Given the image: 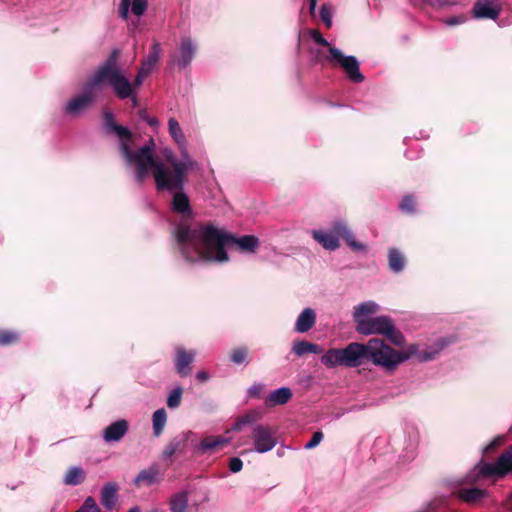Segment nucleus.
Wrapping results in <instances>:
<instances>
[{
	"label": "nucleus",
	"mask_w": 512,
	"mask_h": 512,
	"mask_svg": "<svg viewBox=\"0 0 512 512\" xmlns=\"http://www.w3.org/2000/svg\"><path fill=\"white\" fill-rule=\"evenodd\" d=\"M175 238L181 254L187 261L207 260L225 262L228 243L238 246L241 251L254 253L259 247V239L254 235L233 237L224 230L212 225L191 227L181 223L175 229Z\"/></svg>",
	"instance_id": "f257e3e1"
},
{
	"label": "nucleus",
	"mask_w": 512,
	"mask_h": 512,
	"mask_svg": "<svg viewBox=\"0 0 512 512\" xmlns=\"http://www.w3.org/2000/svg\"><path fill=\"white\" fill-rule=\"evenodd\" d=\"M420 361L433 359V354L419 352L416 344H411L403 351H398L387 345L382 339L371 338L367 343L352 342L345 348L329 349L321 357V363L328 368L344 366L359 367L365 360L371 361L388 372L394 371L401 363L411 357Z\"/></svg>",
	"instance_id": "f03ea898"
},
{
	"label": "nucleus",
	"mask_w": 512,
	"mask_h": 512,
	"mask_svg": "<svg viewBox=\"0 0 512 512\" xmlns=\"http://www.w3.org/2000/svg\"><path fill=\"white\" fill-rule=\"evenodd\" d=\"M165 163L155 159V165L149 170L153 172L158 190L175 191L172 199L173 211L183 216H191L192 210L188 196L182 191L188 170L192 167L186 152L178 159L170 150H165Z\"/></svg>",
	"instance_id": "7ed1b4c3"
},
{
	"label": "nucleus",
	"mask_w": 512,
	"mask_h": 512,
	"mask_svg": "<svg viewBox=\"0 0 512 512\" xmlns=\"http://www.w3.org/2000/svg\"><path fill=\"white\" fill-rule=\"evenodd\" d=\"M104 120L107 129L115 133L119 139L120 153L126 165L134 170L137 182L141 183L155 165L154 142L151 140L143 147L135 149L131 132L126 127L116 124L110 111L104 112Z\"/></svg>",
	"instance_id": "20e7f679"
},
{
	"label": "nucleus",
	"mask_w": 512,
	"mask_h": 512,
	"mask_svg": "<svg viewBox=\"0 0 512 512\" xmlns=\"http://www.w3.org/2000/svg\"><path fill=\"white\" fill-rule=\"evenodd\" d=\"M101 83H107L119 99L130 95L128 82L110 65H102L85 86L82 93L70 99L64 112L69 116H78L89 108L96 97V89Z\"/></svg>",
	"instance_id": "39448f33"
},
{
	"label": "nucleus",
	"mask_w": 512,
	"mask_h": 512,
	"mask_svg": "<svg viewBox=\"0 0 512 512\" xmlns=\"http://www.w3.org/2000/svg\"><path fill=\"white\" fill-rule=\"evenodd\" d=\"M310 36L314 42L328 48L327 54H324L321 50L317 51V58L320 62H327L332 66L341 67L353 82L360 83L364 80L356 57L346 56L340 49L331 46L318 30H311Z\"/></svg>",
	"instance_id": "423d86ee"
},
{
	"label": "nucleus",
	"mask_w": 512,
	"mask_h": 512,
	"mask_svg": "<svg viewBox=\"0 0 512 512\" xmlns=\"http://www.w3.org/2000/svg\"><path fill=\"white\" fill-rule=\"evenodd\" d=\"M333 232H326L322 230H313V238L326 250L334 251L339 247L338 236H341L348 246L357 252H364L366 247L364 244L358 242L355 235L351 232L348 226L341 221L333 224Z\"/></svg>",
	"instance_id": "0eeeda50"
},
{
	"label": "nucleus",
	"mask_w": 512,
	"mask_h": 512,
	"mask_svg": "<svg viewBox=\"0 0 512 512\" xmlns=\"http://www.w3.org/2000/svg\"><path fill=\"white\" fill-rule=\"evenodd\" d=\"M356 330L362 335H383L399 347L405 344V337L395 328L393 321L388 316L371 317L368 320L361 321L360 325L356 326Z\"/></svg>",
	"instance_id": "6e6552de"
},
{
	"label": "nucleus",
	"mask_w": 512,
	"mask_h": 512,
	"mask_svg": "<svg viewBox=\"0 0 512 512\" xmlns=\"http://www.w3.org/2000/svg\"><path fill=\"white\" fill-rule=\"evenodd\" d=\"M475 469L483 477L502 478L507 473H512V447L502 453L495 463L481 461Z\"/></svg>",
	"instance_id": "1a4fd4ad"
},
{
	"label": "nucleus",
	"mask_w": 512,
	"mask_h": 512,
	"mask_svg": "<svg viewBox=\"0 0 512 512\" xmlns=\"http://www.w3.org/2000/svg\"><path fill=\"white\" fill-rule=\"evenodd\" d=\"M251 438L253 442L252 450L260 454L271 451L277 444L275 431L271 427L262 424L254 426Z\"/></svg>",
	"instance_id": "9d476101"
},
{
	"label": "nucleus",
	"mask_w": 512,
	"mask_h": 512,
	"mask_svg": "<svg viewBox=\"0 0 512 512\" xmlns=\"http://www.w3.org/2000/svg\"><path fill=\"white\" fill-rule=\"evenodd\" d=\"M503 8L501 0H477L474 4L472 15L476 19L496 20Z\"/></svg>",
	"instance_id": "9b49d317"
},
{
	"label": "nucleus",
	"mask_w": 512,
	"mask_h": 512,
	"mask_svg": "<svg viewBox=\"0 0 512 512\" xmlns=\"http://www.w3.org/2000/svg\"><path fill=\"white\" fill-rule=\"evenodd\" d=\"M196 53V46L190 38H183L180 42L178 53L173 55L172 61L180 68L187 67Z\"/></svg>",
	"instance_id": "f8f14e48"
},
{
	"label": "nucleus",
	"mask_w": 512,
	"mask_h": 512,
	"mask_svg": "<svg viewBox=\"0 0 512 512\" xmlns=\"http://www.w3.org/2000/svg\"><path fill=\"white\" fill-rule=\"evenodd\" d=\"M229 434H230V430H227L225 435L208 436V437L203 438L198 445L199 451H201L202 453H205L208 451H216V450L228 445L232 440V437Z\"/></svg>",
	"instance_id": "ddd939ff"
},
{
	"label": "nucleus",
	"mask_w": 512,
	"mask_h": 512,
	"mask_svg": "<svg viewBox=\"0 0 512 512\" xmlns=\"http://www.w3.org/2000/svg\"><path fill=\"white\" fill-rule=\"evenodd\" d=\"M194 357V351L187 352L181 347L176 349L175 369L180 376L186 377L191 373L190 365L193 362Z\"/></svg>",
	"instance_id": "4468645a"
},
{
	"label": "nucleus",
	"mask_w": 512,
	"mask_h": 512,
	"mask_svg": "<svg viewBox=\"0 0 512 512\" xmlns=\"http://www.w3.org/2000/svg\"><path fill=\"white\" fill-rule=\"evenodd\" d=\"M127 431L128 422L126 420H118L104 429L103 439L107 443L118 442L124 437Z\"/></svg>",
	"instance_id": "2eb2a0df"
},
{
	"label": "nucleus",
	"mask_w": 512,
	"mask_h": 512,
	"mask_svg": "<svg viewBox=\"0 0 512 512\" xmlns=\"http://www.w3.org/2000/svg\"><path fill=\"white\" fill-rule=\"evenodd\" d=\"M147 9V0H121L119 6V15L122 19L127 20L129 11L135 16H141Z\"/></svg>",
	"instance_id": "dca6fc26"
},
{
	"label": "nucleus",
	"mask_w": 512,
	"mask_h": 512,
	"mask_svg": "<svg viewBox=\"0 0 512 512\" xmlns=\"http://www.w3.org/2000/svg\"><path fill=\"white\" fill-rule=\"evenodd\" d=\"M160 470L157 464H153L147 469L141 470L134 478L133 483L135 486L142 485L151 486L159 481Z\"/></svg>",
	"instance_id": "f3484780"
},
{
	"label": "nucleus",
	"mask_w": 512,
	"mask_h": 512,
	"mask_svg": "<svg viewBox=\"0 0 512 512\" xmlns=\"http://www.w3.org/2000/svg\"><path fill=\"white\" fill-rule=\"evenodd\" d=\"M316 323V313L312 308H305L297 317L295 322V331L306 333L311 330Z\"/></svg>",
	"instance_id": "a211bd4d"
},
{
	"label": "nucleus",
	"mask_w": 512,
	"mask_h": 512,
	"mask_svg": "<svg viewBox=\"0 0 512 512\" xmlns=\"http://www.w3.org/2000/svg\"><path fill=\"white\" fill-rule=\"evenodd\" d=\"M378 309L379 305L374 301L363 302L356 306L354 309L353 317L357 326L360 325L361 321H365L371 318L370 315L375 314Z\"/></svg>",
	"instance_id": "6ab92c4d"
},
{
	"label": "nucleus",
	"mask_w": 512,
	"mask_h": 512,
	"mask_svg": "<svg viewBox=\"0 0 512 512\" xmlns=\"http://www.w3.org/2000/svg\"><path fill=\"white\" fill-rule=\"evenodd\" d=\"M118 54H119L118 51H116V50L113 51L112 54L110 55V57L105 61V63L103 65H110L111 67L115 68L118 71V73L128 82V84L130 86V95L128 97H132L133 92H135V90L142 85L144 78L141 77V75L137 74L134 81L131 82L126 77V75L121 70V68L117 65Z\"/></svg>",
	"instance_id": "aec40b11"
},
{
	"label": "nucleus",
	"mask_w": 512,
	"mask_h": 512,
	"mask_svg": "<svg viewBox=\"0 0 512 512\" xmlns=\"http://www.w3.org/2000/svg\"><path fill=\"white\" fill-rule=\"evenodd\" d=\"M118 486L114 482L106 483L101 491V503L102 505L111 510L114 508L117 500Z\"/></svg>",
	"instance_id": "412c9836"
},
{
	"label": "nucleus",
	"mask_w": 512,
	"mask_h": 512,
	"mask_svg": "<svg viewBox=\"0 0 512 512\" xmlns=\"http://www.w3.org/2000/svg\"><path fill=\"white\" fill-rule=\"evenodd\" d=\"M323 352V349L314 343L305 341V340H299L295 341L292 345V353L295 354L298 357H302L306 354H320Z\"/></svg>",
	"instance_id": "4be33fe9"
},
{
	"label": "nucleus",
	"mask_w": 512,
	"mask_h": 512,
	"mask_svg": "<svg viewBox=\"0 0 512 512\" xmlns=\"http://www.w3.org/2000/svg\"><path fill=\"white\" fill-rule=\"evenodd\" d=\"M292 397V392L287 387L278 388L266 398V403L271 406L286 404Z\"/></svg>",
	"instance_id": "5701e85b"
},
{
	"label": "nucleus",
	"mask_w": 512,
	"mask_h": 512,
	"mask_svg": "<svg viewBox=\"0 0 512 512\" xmlns=\"http://www.w3.org/2000/svg\"><path fill=\"white\" fill-rule=\"evenodd\" d=\"M168 128L171 137L174 141L181 147L185 148L186 138L183 134V131L178 123V121L174 118H170L168 121Z\"/></svg>",
	"instance_id": "b1692460"
},
{
	"label": "nucleus",
	"mask_w": 512,
	"mask_h": 512,
	"mask_svg": "<svg viewBox=\"0 0 512 512\" xmlns=\"http://www.w3.org/2000/svg\"><path fill=\"white\" fill-rule=\"evenodd\" d=\"M485 496V491L478 488H462L458 497L467 503H474Z\"/></svg>",
	"instance_id": "393cba45"
},
{
	"label": "nucleus",
	"mask_w": 512,
	"mask_h": 512,
	"mask_svg": "<svg viewBox=\"0 0 512 512\" xmlns=\"http://www.w3.org/2000/svg\"><path fill=\"white\" fill-rule=\"evenodd\" d=\"M85 472L82 468L73 466L68 469L64 476L66 485L76 486L84 480Z\"/></svg>",
	"instance_id": "a878e982"
},
{
	"label": "nucleus",
	"mask_w": 512,
	"mask_h": 512,
	"mask_svg": "<svg viewBox=\"0 0 512 512\" xmlns=\"http://www.w3.org/2000/svg\"><path fill=\"white\" fill-rule=\"evenodd\" d=\"M166 421H167V413H166L165 409L161 408V409L156 410L153 413L152 423H153V433L155 436H159L162 433V431L166 425Z\"/></svg>",
	"instance_id": "bb28decb"
},
{
	"label": "nucleus",
	"mask_w": 512,
	"mask_h": 512,
	"mask_svg": "<svg viewBox=\"0 0 512 512\" xmlns=\"http://www.w3.org/2000/svg\"><path fill=\"white\" fill-rule=\"evenodd\" d=\"M188 504L186 492L175 494L170 501V509L172 512H185Z\"/></svg>",
	"instance_id": "cd10ccee"
},
{
	"label": "nucleus",
	"mask_w": 512,
	"mask_h": 512,
	"mask_svg": "<svg viewBox=\"0 0 512 512\" xmlns=\"http://www.w3.org/2000/svg\"><path fill=\"white\" fill-rule=\"evenodd\" d=\"M404 257L402 254L396 249H390L389 251V267L395 272L399 273L404 268Z\"/></svg>",
	"instance_id": "c85d7f7f"
},
{
	"label": "nucleus",
	"mask_w": 512,
	"mask_h": 512,
	"mask_svg": "<svg viewBox=\"0 0 512 512\" xmlns=\"http://www.w3.org/2000/svg\"><path fill=\"white\" fill-rule=\"evenodd\" d=\"M160 54H161L160 44L157 42L153 43L147 58L143 61L142 64L153 69V67L155 66V64L158 62V60L160 58Z\"/></svg>",
	"instance_id": "c756f323"
},
{
	"label": "nucleus",
	"mask_w": 512,
	"mask_h": 512,
	"mask_svg": "<svg viewBox=\"0 0 512 512\" xmlns=\"http://www.w3.org/2000/svg\"><path fill=\"white\" fill-rule=\"evenodd\" d=\"M182 393L181 387L174 388L167 398V406L171 409L177 408L181 403Z\"/></svg>",
	"instance_id": "7c9ffc66"
},
{
	"label": "nucleus",
	"mask_w": 512,
	"mask_h": 512,
	"mask_svg": "<svg viewBox=\"0 0 512 512\" xmlns=\"http://www.w3.org/2000/svg\"><path fill=\"white\" fill-rule=\"evenodd\" d=\"M333 11L327 4H323L320 8V18L327 28L332 26Z\"/></svg>",
	"instance_id": "2f4dec72"
},
{
	"label": "nucleus",
	"mask_w": 512,
	"mask_h": 512,
	"mask_svg": "<svg viewBox=\"0 0 512 512\" xmlns=\"http://www.w3.org/2000/svg\"><path fill=\"white\" fill-rule=\"evenodd\" d=\"M76 512H101V510L92 497H87L80 509Z\"/></svg>",
	"instance_id": "473e14b6"
},
{
	"label": "nucleus",
	"mask_w": 512,
	"mask_h": 512,
	"mask_svg": "<svg viewBox=\"0 0 512 512\" xmlns=\"http://www.w3.org/2000/svg\"><path fill=\"white\" fill-rule=\"evenodd\" d=\"M247 350L245 348H238L232 352L231 360L235 364H242L246 362Z\"/></svg>",
	"instance_id": "72a5a7b5"
},
{
	"label": "nucleus",
	"mask_w": 512,
	"mask_h": 512,
	"mask_svg": "<svg viewBox=\"0 0 512 512\" xmlns=\"http://www.w3.org/2000/svg\"><path fill=\"white\" fill-rule=\"evenodd\" d=\"M18 339V335L12 331H0V344L8 345L10 343L15 342Z\"/></svg>",
	"instance_id": "f704fd0d"
},
{
	"label": "nucleus",
	"mask_w": 512,
	"mask_h": 512,
	"mask_svg": "<svg viewBox=\"0 0 512 512\" xmlns=\"http://www.w3.org/2000/svg\"><path fill=\"white\" fill-rule=\"evenodd\" d=\"M323 439V433L321 431H317L313 434L312 438L304 445V448L307 450L315 448Z\"/></svg>",
	"instance_id": "c9c22d12"
},
{
	"label": "nucleus",
	"mask_w": 512,
	"mask_h": 512,
	"mask_svg": "<svg viewBox=\"0 0 512 512\" xmlns=\"http://www.w3.org/2000/svg\"><path fill=\"white\" fill-rule=\"evenodd\" d=\"M400 209L403 212L411 213L414 211V200L412 196H405L401 203H400Z\"/></svg>",
	"instance_id": "e433bc0d"
},
{
	"label": "nucleus",
	"mask_w": 512,
	"mask_h": 512,
	"mask_svg": "<svg viewBox=\"0 0 512 512\" xmlns=\"http://www.w3.org/2000/svg\"><path fill=\"white\" fill-rule=\"evenodd\" d=\"M261 414L255 410L248 412L247 414L239 417L244 425L251 424L260 419Z\"/></svg>",
	"instance_id": "4c0bfd02"
},
{
	"label": "nucleus",
	"mask_w": 512,
	"mask_h": 512,
	"mask_svg": "<svg viewBox=\"0 0 512 512\" xmlns=\"http://www.w3.org/2000/svg\"><path fill=\"white\" fill-rule=\"evenodd\" d=\"M242 467H243V462L240 458L233 457L230 459L229 469L231 472L237 473V472L241 471Z\"/></svg>",
	"instance_id": "58836bf2"
},
{
	"label": "nucleus",
	"mask_w": 512,
	"mask_h": 512,
	"mask_svg": "<svg viewBox=\"0 0 512 512\" xmlns=\"http://www.w3.org/2000/svg\"><path fill=\"white\" fill-rule=\"evenodd\" d=\"M504 436H498L496 437L493 441H491L490 444H488L484 449H483V452L484 453H489L491 452L494 448L498 447V446H501L503 443H504Z\"/></svg>",
	"instance_id": "ea45409f"
},
{
	"label": "nucleus",
	"mask_w": 512,
	"mask_h": 512,
	"mask_svg": "<svg viewBox=\"0 0 512 512\" xmlns=\"http://www.w3.org/2000/svg\"><path fill=\"white\" fill-rule=\"evenodd\" d=\"M264 386L261 383H255L248 389L250 397H259L263 392Z\"/></svg>",
	"instance_id": "a19ab883"
},
{
	"label": "nucleus",
	"mask_w": 512,
	"mask_h": 512,
	"mask_svg": "<svg viewBox=\"0 0 512 512\" xmlns=\"http://www.w3.org/2000/svg\"><path fill=\"white\" fill-rule=\"evenodd\" d=\"M464 21H465V17L464 16H455V17H451V18L446 19L444 22H445V24H447L449 26H454V25L461 24Z\"/></svg>",
	"instance_id": "79ce46f5"
},
{
	"label": "nucleus",
	"mask_w": 512,
	"mask_h": 512,
	"mask_svg": "<svg viewBox=\"0 0 512 512\" xmlns=\"http://www.w3.org/2000/svg\"><path fill=\"white\" fill-rule=\"evenodd\" d=\"M151 71H152V69L150 67L142 64L141 67L139 68L137 74L141 75V77H143L145 79V77H147Z\"/></svg>",
	"instance_id": "37998d69"
},
{
	"label": "nucleus",
	"mask_w": 512,
	"mask_h": 512,
	"mask_svg": "<svg viewBox=\"0 0 512 512\" xmlns=\"http://www.w3.org/2000/svg\"><path fill=\"white\" fill-rule=\"evenodd\" d=\"M151 71H152V69L150 67L142 64L141 67L139 68L137 74L141 75V77H143L145 79V77H147Z\"/></svg>",
	"instance_id": "c03bdc74"
},
{
	"label": "nucleus",
	"mask_w": 512,
	"mask_h": 512,
	"mask_svg": "<svg viewBox=\"0 0 512 512\" xmlns=\"http://www.w3.org/2000/svg\"><path fill=\"white\" fill-rule=\"evenodd\" d=\"M176 445L170 444L163 453L165 459L171 457L176 452Z\"/></svg>",
	"instance_id": "a18cd8bd"
},
{
	"label": "nucleus",
	"mask_w": 512,
	"mask_h": 512,
	"mask_svg": "<svg viewBox=\"0 0 512 512\" xmlns=\"http://www.w3.org/2000/svg\"><path fill=\"white\" fill-rule=\"evenodd\" d=\"M243 426H245L244 423L240 418H238L237 421L233 424L231 430L240 431L243 428Z\"/></svg>",
	"instance_id": "49530a36"
},
{
	"label": "nucleus",
	"mask_w": 512,
	"mask_h": 512,
	"mask_svg": "<svg viewBox=\"0 0 512 512\" xmlns=\"http://www.w3.org/2000/svg\"><path fill=\"white\" fill-rule=\"evenodd\" d=\"M316 5H317V0L309 1V12L312 16H314L316 13Z\"/></svg>",
	"instance_id": "de8ad7c7"
},
{
	"label": "nucleus",
	"mask_w": 512,
	"mask_h": 512,
	"mask_svg": "<svg viewBox=\"0 0 512 512\" xmlns=\"http://www.w3.org/2000/svg\"><path fill=\"white\" fill-rule=\"evenodd\" d=\"M209 375L207 372L201 371L196 374V378L200 381H206L208 379Z\"/></svg>",
	"instance_id": "09e8293b"
},
{
	"label": "nucleus",
	"mask_w": 512,
	"mask_h": 512,
	"mask_svg": "<svg viewBox=\"0 0 512 512\" xmlns=\"http://www.w3.org/2000/svg\"><path fill=\"white\" fill-rule=\"evenodd\" d=\"M130 98L131 99V102H132V106L133 107H137L138 106V99L137 97L135 96V93L133 92V95L132 97H127L126 99Z\"/></svg>",
	"instance_id": "8fccbe9b"
},
{
	"label": "nucleus",
	"mask_w": 512,
	"mask_h": 512,
	"mask_svg": "<svg viewBox=\"0 0 512 512\" xmlns=\"http://www.w3.org/2000/svg\"><path fill=\"white\" fill-rule=\"evenodd\" d=\"M147 122L150 126H157L158 120L156 118H147Z\"/></svg>",
	"instance_id": "3c124183"
},
{
	"label": "nucleus",
	"mask_w": 512,
	"mask_h": 512,
	"mask_svg": "<svg viewBox=\"0 0 512 512\" xmlns=\"http://www.w3.org/2000/svg\"><path fill=\"white\" fill-rule=\"evenodd\" d=\"M128 512H140V508L138 506L132 507Z\"/></svg>",
	"instance_id": "603ef678"
}]
</instances>
